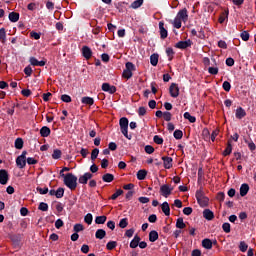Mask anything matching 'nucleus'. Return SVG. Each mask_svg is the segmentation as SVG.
<instances>
[{
    "instance_id": "obj_1",
    "label": "nucleus",
    "mask_w": 256,
    "mask_h": 256,
    "mask_svg": "<svg viewBox=\"0 0 256 256\" xmlns=\"http://www.w3.org/2000/svg\"><path fill=\"white\" fill-rule=\"evenodd\" d=\"M64 185L68 187L71 191H75L77 189V176L73 173H67L66 176L63 177Z\"/></svg>"
},
{
    "instance_id": "obj_2",
    "label": "nucleus",
    "mask_w": 256,
    "mask_h": 256,
    "mask_svg": "<svg viewBox=\"0 0 256 256\" xmlns=\"http://www.w3.org/2000/svg\"><path fill=\"white\" fill-rule=\"evenodd\" d=\"M196 199L200 207H207L209 205V198L205 196V192L201 188L196 191Z\"/></svg>"
},
{
    "instance_id": "obj_3",
    "label": "nucleus",
    "mask_w": 256,
    "mask_h": 256,
    "mask_svg": "<svg viewBox=\"0 0 256 256\" xmlns=\"http://www.w3.org/2000/svg\"><path fill=\"white\" fill-rule=\"evenodd\" d=\"M121 133L126 137V139H131V135H129V119L122 117L119 121Z\"/></svg>"
},
{
    "instance_id": "obj_4",
    "label": "nucleus",
    "mask_w": 256,
    "mask_h": 256,
    "mask_svg": "<svg viewBox=\"0 0 256 256\" xmlns=\"http://www.w3.org/2000/svg\"><path fill=\"white\" fill-rule=\"evenodd\" d=\"M16 165L19 169H25V165H27V151H23L22 154L16 158Z\"/></svg>"
},
{
    "instance_id": "obj_5",
    "label": "nucleus",
    "mask_w": 256,
    "mask_h": 256,
    "mask_svg": "<svg viewBox=\"0 0 256 256\" xmlns=\"http://www.w3.org/2000/svg\"><path fill=\"white\" fill-rule=\"evenodd\" d=\"M176 17L180 20L183 21V23H187V21L189 20V13L187 12V8H183L182 10H180Z\"/></svg>"
},
{
    "instance_id": "obj_6",
    "label": "nucleus",
    "mask_w": 256,
    "mask_h": 256,
    "mask_svg": "<svg viewBox=\"0 0 256 256\" xmlns=\"http://www.w3.org/2000/svg\"><path fill=\"white\" fill-rule=\"evenodd\" d=\"M169 93L171 97L177 99V97H179V86L176 83H172L169 88Z\"/></svg>"
},
{
    "instance_id": "obj_7",
    "label": "nucleus",
    "mask_w": 256,
    "mask_h": 256,
    "mask_svg": "<svg viewBox=\"0 0 256 256\" xmlns=\"http://www.w3.org/2000/svg\"><path fill=\"white\" fill-rule=\"evenodd\" d=\"M173 191V188H171L169 185L164 184L160 187V193L163 197H169Z\"/></svg>"
},
{
    "instance_id": "obj_8",
    "label": "nucleus",
    "mask_w": 256,
    "mask_h": 256,
    "mask_svg": "<svg viewBox=\"0 0 256 256\" xmlns=\"http://www.w3.org/2000/svg\"><path fill=\"white\" fill-rule=\"evenodd\" d=\"M102 91H105L106 93H110V95H113V93L117 92V87L111 86L109 83H103Z\"/></svg>"
},
{
    "instance_id": "obj_9",
    "label": "nucleus",
    "mask_w": 256,
    "mask_h": 256,
    "mask_svg": "<svg viewBox=\"0 0 256 256\" xmlns=\"http://www.w3.org/2000/svg\"><path fill=\"white\" fill-rule=\"evenodd\" d=\"M8 181H9V173H7V170L5 169L0 170V184L7 185Z\"/></svg>"
},
{
    "instance_id": "obj_10",
    "label": "nucleus",
    "mask_w": 256,
    "mask_h": 256,
    "mask_svg": "<svg viewBox=\"0 0 256 256\" xmlns=\"http://www.w3.org/2000/svg\"><path fill=\"white\" fill-rule=\"evenodd\" d=\"M92 178L93 174H91L90 172H86L84 175L79 177L78 181L81 185H87V181Z\"/></svg>"
},
{
    "instance_id": "obj_11",
    "label": "nucleus",
    "mask_w": 256,
    "mask_h": 256,
    "mask_svg": "<svg viewBox=\"0 0 256 256\" xmlns=\"http://www.w3.org/2000/svg\"><path fill=\"white\" fill-rule=\"evenodd\" d=\"M159 29H160L161 39H167L169 33L167 32V29H165V22L163 21L159 22Z\"/></svg>"
},
{
    "instance_id": "obj_12",
    "label": "nucleus",
    "mask_w": 256,
    "mask_h": 256,
    "mask_svg": "<svg viewBox=\"0 0 256 256\" xmlns=\"http://www.w3.org/2000/svg\"><path fill=\"white\" fill-rule=\"evenodd\" d=\"M82 55L85 57L87 60L91 59L93 57V51L89 46H83L82 47Z\"/></svg>"
},
{
    "instance_id": "obj_13",
    "label": "nucleus",
    "mask_w": 256,
    "mask_h": 256,
    "mask_svg": "<svg viewBox=\"0 0 256 256\" xmlns=\"http://www.w3.org/2000/svg\"><path fill=\"white\" fill-rule=\"evenodd\" d=\"M162 161L165 169H171V167H173V158L163 156Z\"/></svg>"
},
{
    "instance_id": "obj_14",
    "label": "nucleus",
    "mask_w": 256,
    "mask_h": 256,
    "mask_svg": "<svg viewBox=\"0 0 256 256\" xmlns=\"http://www.w3.org/2000/svg\"><path fill=\"white\" fill-rule=\"evenodd\" d=\"M176 49H187V47H191V40L179 41L175 45Z\"/></svg>"
},
{
    "instance_id": "obj_15",
    "label": "nucleus",
    "mask_w": 256,
    "mask_h": 256,
    "mask_svg": "<svg viewBox=\"0 0 256 256\" xmlns=\"http://www.w3.org/2000/svg\"><path fill=\"white\" fill-rule=\"evenodd\" d=\"M29 61L33 67H45V61H39L35 57H30Z\"/></svg>"
},
{
    "instance_id": "obj_16",
    "label": "nucleus",
    "mask_w": 256,
    "mask_h": 256,
    "mask_svg": "<svg viewBox=\"0 0 256 256\" xmlns=\"http://www.w3.org/2000/svg\"><path fill=\"white\" fill-rule=\"evenodd\" d=\"M203 217L204 219H206L207 221H213V219H215V214L213 213V211L209 210V209H205L203 211Z\"/></svg>"
},
{
    "instance_id": "obj_17",
    "label": "nucleus",
    "mask_w": 256,
    "mask_h": 256,
    "mask_svg": "<svg viewBox=\"0 0 256 256\" xmlns=\"http://www.w3.org/2000/svg\"><path fill=\"white\" fill-rule=\"evenodd\" d=\"M247 116V112H245V109L243 107H238L236 109L235 117L236 119H243V117Z\"/></svg>"
},
{
    "instance_id": "obj_18",
    "label": "nucleus",
    "mask_w": 256,
    "mask_h": 256,
    "mask_svg": "<svg viewBox=\"0 0 256 256\" xmlns=\"http://www.w3.org/2000/svg\"><path fill=\"white\" fill-rule=\"evenodd\" d=\"M161 209H162V212L164 213V215H166V217H169L171 215V208L169 207L168 202L162 203Z\"/></svg>"
},
{
    "instance_id": "obj_19",
    "label": "nucleus",
    "mask_w": 256,
    "mask_h": 256,
    "mask_svg": "<svg viewBox=\"0 0 256 256\" xmlns=\"http://www.w3.org/2000/svg\"><path fill=\"white\" fill-rule=\"evenodd\" d=\"M139 241H141V237L135 235L133 240L130 242L131 249H137V247H139Z\"/></svg>"
},
{
    "instance_id": "obj_20",
    "label": "nucleus",
    "mask_w": 256,
    "mask_h": 256,
    "mask_svg": "<svg viewBox=\"0 0 256 256\" xmlns=\"http://www.w3.org/2000/svg\"><path fill=\"white\" fill-rule=\"evenodd\" d=\"M115 180V176L111 173H106L102 176V181H104V183H111Z\"/></svg>"
},
{
    "instance_id": "obj_21",
    "label": "nucleus",
    "mask_w": 256,
    "mask_h": 256,
    "mask_svg": "<svg viewBox=\"0 0 256 256\" xmlns=\"http://www.w3.org/2000/svg\"><path fill=\"white\" fill-rule=\"evenodd\" d=\"M202 247L208 250L213 249V242L211 241V239L205 238L204 240H202Z\"/></svg>"
},
{
    "instance_id": "obj_22",
    "label": "nucleus",
    "mask_w": 256,
    "mask_h": 256,
    "mask_svg": "<svg viewBox=\"0 0 256 256\" xmlns=\"http://www.w3.org/2000/svg\"><path fill=\"white\" fill-rule=\"evenodd\" d=\"M81 103H83V105H94L95 103V100L89 96H85V97H82L81 99Z\"/></svg>"
},
{
    "instance_id": "obj_23",
    "label": "nucleus",
    "mask_w": 256,
    "mask_h": 256,
    "mask_svg": "<svg viewBox=\"0 0 256 256\" xmlns=\"http://www.w3.org/2000/svg\"><path fill=\"white\" fill-rule=\"evenodd\" d=\"M40 135L41 137H49V135H51V129H49L47 126H43L40 129Z\"/></svg>"
},
{
    "instance_id": "obj_24",
    "label": "nucleus",
    "mask_w": 256,
    "mask_h": 256,
    "mask_svg": "<svg viewBox=\"0 0 256 256\" xmlns=\"http://www.w3.org/2000/svg\"><path fill=\"white\" fill-rule=\"evenodd\" d=\"M157 239H159V233H157V231H155V230H152L149 233V241L151 243H155V241H157Z\"/></svg>"
},
{
    "instance_id": "obj_25",
    "label": "nucleus",
    "mask_w": 256,
    "mask_h": 256,
    "mask_svg": "<svg viewBox=\"0 0 256 256\" xmlns=\"http://www.w3.org/2000/svg\"><path fill=\"white\" fill-rule=\"evenodd\" d=\"M150 63L153 67H157V64L159 63V54H152L150 56Z\"/></svg>"
},
{
    "instance_id": "obj_26",
    "label": "nucleus",
    "mask_w": 256,
    "mask_h": 256,
    "mask_svg": "<svg viewBox=\"0 0 256 256\" xmlns=\"http://www.w3.org/2000/svg\"><path fill=\"white\" fill-rule=\"evenodd\" d=\"M0 42L5 45L7 43V32L5 31V28L0 29Z\"/></svg>"
},
{
    "instance_id": "obj_27",
    "label": "nucleus",
    "mask_w": 256,
    "mask_h": 256,
    "mask_svg": "<svg viewBox=\"0 0 256 256\" xmlns=\"http://www.w3.org/2000/svg\"><path fill=\"white\" fill-rule=\"evenodd\" d=\"M249 193V184H242L240 187V195L241 197H245Z\"/></svg>"
},
{
    "instance_id": "obj_28",
    "label": "nucleus",
    "mask_w": 256,
    "mask_h": 256,
    "mask_svg": "<svg viewBox=\"0 0 256 256\" xmlns=\"http://www.w3.org/2000/svg\"><path fill=\"white\" fill-rule=\"evenodd\" d=\"M8 17L11 23H17L19 21V13L17 12H11Z\"/></svg>"
},
{
    "instance_id": "obj_29",
    "label": "nucleus",
    "mask_w": 256,
    "mask_h": 256,
    "mask_svg": "<svg viewBox=\"0 0 256 256\" xmlns=\"http://www.w3.org/2000/svg\"><path fill=\"white\" fill-rule=\"evenodd\" d=\"M183 23V20H180L177 16L172 21V25L175 29H181V25Z\"/></svg>"
},
{
    "instance_id": "obj_30",
    "label": "nucleus",
    "mask_w": 256,
    "mask_h": 256,
    "mask_svg": "<svg viewBox=\"0 0 256 256\" xmlns=\"http://www.w3.org/2000/svg\"><path fill=\"white\" fill-rule=\"evenodd\" d=\"M105 235H107V232L104 229H98L95 233L96 239H105Z\"/></svg>"
},
{
    "instance_id": "obj_31",
    "label": "nucleus",
    "mask_w": 256,
    "mask_h": 256,
    "mask_svg": "<svg viewBox=\"0 0 256 256\" xmlns=\"http://www.w3.org/2000/svg\"><path fill=\"white\" fill-rule=\"evenodd\" d=\"M105 221H107V216H97L95 218L96 225H104Z\"/></svg>"
},
{
    "instance_id": "obj_32",
    "label": "nucleus",
    "mask_w": 256,
    "mask_h": 256,
    "mask_svg": "<svg viewBox=\"0 0 256 256\" xmlns=\"http://www.w3.org/2000/svg\"><path fill=\"white\" fill-rule=\"evenodd\" d=\"M146 177H147V171H145V170H139V171L137 172V179H138L139 181H143Z\"/></svg>"
},
{
    "instance_id": "obj_33",
    "label": "nucleus",
    "mask_w": 256,
    "mask_h": 256,
    "mask_svg": "<svg viewBox=\"0 0 256 256\" xmlns=\"http://www.w3.org/2000/svg\"><path fill=\"white\" fill-rule=\"evenodd\" d=\"M176 227L177 229H185V227H187V225L185 224V222L183 221V218H178L176 221Z\"/></svg>"
},
{
    "instance_id": "obj_34",
    "label": "nucleus",
    "mask_w": 256,
    "mask_h": 256,
    "mask_svg": "<svg viewBox=\"0 0 256 256\" xmlns=\"http://www.w3.org/2000/svg\"><path fill=\"white\" fill-rule=\"evenodd\" d=\"M143 5V0H135L134 2L131 3L130 7L131 9H139Z\"/></svg>"
},
{
    "instance_id": "obj_35",
    "label": "nucleus",
    "mask_w": 256,
    "mask_h": 256,
    "mask_svg": "<svg viewBox=\"0 0 256 256\" xmlns=\"http://www.w3.org/2000/svg\"><path fill=\"white\" fill-rule=\"evenodd\" d=\"M184 119H187L191 123H195V121H197V118H195V116H192L189 112L184 113Z\"/></svg>"
},
{
    "instance_id": "obj_36",
    "label": "nucleus",
    "mask_w": 256,
    "mask_h": 256,
    "mask_svg": "<svg viewBox=\"0 0 256 256\" xmlns=\"http://www.w3.org/2000/svg\"><path fill=\"white\" fill-rule=\"evenodd\" d=\"M166 54H167L168 60L173 61V57L175 55V51H173V48H167Z\"/></svg>"
},
{
    "instance_id": "obj_37",
    "label": "nucleus",
    "mask_w": 256,
    "mask_h": 256,
    "mask_svg": "<svg viewBox=\"0 0 256 256\" xmlns=\"http://www.w3.org/2000/svg\"><path fill=\"white\" fill-rule=\"evenodd\" d=\"M247 249H249V245H247V243L245 241H241L239 244V250L242 253H245V251H247Z\"/></svg>"
},
{
    "instance_id": "obj_38",
    "label": "nucleus",
    "mask_w": 256,
    "mask_h": 256,
    "mask_svg": "<svg viewBox=\"0 0 256 256\" xmlns=\"http://www.w3.org/2000/svg\"><path fill=\"white\" fill-rule=\"evenodd\" d=\"M84 221L85 223H87V225H91L93 223V214L91 213L86 214L84 217Z\"/></svg>"
},
{
    "instance_id": "obj_39",
    "label": "nucleus",
    "mask_w": 256,
    "mask_h": 256,
    "mask_svg": "<svg viewBox=\"0 0 256 256\" xmlns=\"http://www.w3.org/2000/svg\"><path fill=\"white\" fill-rule=\"evenodd\" d=\"M232 151H233V146H231V143H228L226 149L223 152L224 157H227V155H231Z\"/></svg>"
},
{
    "instance_id": "obj_40",
    "label": "nucleus",
    "mask_w": 256,
    "mask_h": 256,
    "mask_svg": "<svg viewBox=\"0 0 256 256\" xmlns=\"http://www.w3.org/2000/svg\"><path fill=\"white\" fill-rule=\"evenodd\" d=\"M115 247H117L116 241H110L106 245V248L108 249V251H113V249H115Z\"/></svg>"
},
{
    "instance_id": "obj_41",
    "label": "nucleus",
    "mask_w": 256,
    "mask_h": 256,
    "mask_svg": "<svg viewBox=\"0 0 256 256\" xmlns=\"http://www.w3.org/2000/svg\"><path fill=\"white\" fill-rule=\"evenodd\" d=\"M63 195H65V189H63V188H58V189L56 190V198H57V199H61V198H63Z\"/></svg>"
},
{
    "instance_id": "obj_42",
    "label": "nucleus",
    "mask_w": 256,
    "mask_h": 256,
    "mask_svg": "<svg viewBox=\"0 0 256 256\" xmlns=\"http://www.w3.org/2000/svg\"><path fill=\"white\" fill-rule=\"evenodd\" d=\"M127 225H129V221L127 220V218H123L120 220L119 227L121 229H125V227H127Z\"/></svg>"
},
{
    "instance_id": "obj_43",
    "label": "nucleus",
    "mask_w": 256,
    "mask_h": 256,
    "mask_svg": "<svg viewBox=\"0 0 256 256\" xmlns=\"http://www.w3.org/2000/svg\"><path fill=\"white\" fill-rule=\"evenodd\" d=\"M40 211H49V205L45 202H41L38 206Z\"/></svg>"
},
{
    "instance_id": "obj_44",
    "label": "nucleus",
    "mask_w": 256,
    "mask_h": 256,
    "mask_svg": "<svg viewBox=\"0 0 256 256\" xmlns=\"http://www.w3.org/2000/svg\"><path fill=\"white\" fill-rule=\"evenodd\" d=\"M122 75L124 79H131L133 77V72L131 70H124Z\"/></svg>"
},
{
    "instance_id": "obj_45",
    "label": "nucleus",
    "mask_w": 256,
    "mask_h": 256,
    "mask_svg": "<svg viewBox=\"0 0 256 256\" xmlns=\"http://www.w3.org/2000/svg\"><path fill=\"white\" fill-rule=\"evenodd\" d=\"M15 148L16 149H21L23 147V139L22 138H17L15 140Z\"/></svg>"
},
{
    "instance_id": "obj_46",
    "label": "nucleus",
    "mask_w": 256,
    "mask_h": 256,
    "mask_svg": "<svg viewBox=\"0 0 256 256\" xmlns=\"http://www.w3.org/2000/svg\"><path fill=\"white\" fill-rule=\"evenodd\" d=\"M153 141L156 145H163V138L159 135H155Z\"/></svg>"
},
{
    "instance_id": "obj_47",
    "label": "nucleus",
    "mask_w": 256,
    "mask_h": 256,
    "mask_svg": "<svg viewBox=\"0 0 256 256\" xmlns=\"http://www.w3.org/2000/svg\"><path fill=\"white\" fill-rule=\"evenodd\" d=\"M222 229H223L224 233H231V224L225 222L222 225Z\"/></svg>"
},
{
    "instance_id": "obj_48",
    "label": "nucleus",
    "mask_w": 256,
    "mask_h": 256,
    "mask_svg": "<svg viewBox=\"0 0 256 256\" xmlns=\"http://www.w3.org/2000/svg\"><path fill=\"white\" fill-rule=\"evenodd\" d=\"M144 149L148 155H152V153H155V148H153V146L151 145H146Z\"/></svg>"
},
{
    "instance_id": "obj_49",
    "label": "nucleus",
    "mask_w": 256,
    "mask_h": 256,
    "mask_svg": "<svg viewBox=\"0 0 256 256\" xmlns=\"http://www.w3.org/2000/svg\"><path fill=\"white\" fill-rule=\"evenodd\" d=\"M52 158L61 159V150L55 149L52 153Z\"/></svg>"
},
{
    "instance_id": "obj_50",
    "label": "nucleus",
    "mask_w": 256,
    "mask_h": 256,
    "mask_svg": "<svg viewBox=\"0 0 256 256\" xmlns=\"http://www.w3.org/2000/svg\"><path fill=\"white\" fill-rule=\"evenodd\" d=\"M123 193V190L118 189L111 197L110 199H112V201H115V199H117V197H121V194Z\"/></svg>"
},
{
    "instance_id": "obj_51",
    "label": "nucleus",
    "mask_w": 256,
    "mask_h": 256,
    "mask_svg": "<svg viewBox=\"0 0 256 256\" xmlns=\"http://www.w3.org/2000/svg\"><path fill=\"white\" fill-rule=\"evenodd\" d=\"M97 157H99V150L97 148H95L92 150L91 160L95 161V159H97Z\"/></svg>"
},
{
    "instance_id": "obj_52",
    "label": "nucleus",
    "mask_w": 256,
    "mask_h": 256,
    "mask_svg": "<svg viewBox=\"0 0 256 256\" xmlns=\"http://www.w3.org/2000/svg\"><path fill=\"white\" fill-rule=\"evenodd\" d=\"M208 73H210V75H217L219 73V68L218 67H209Z\"/></svg>"
},
{
    "instance_id": "obj_53",
    "label": "nucleus",
    "mask_w": 256,
    "mask_h": 256,
    "mask_svg": "<svg viewBox=\"0 0 256 256\" xmlns=\"http://www.w3.org/2000/svg\"><path fill=\"white\" fill-rule=\"evenodd\" d=\"M24 73L25 75H27V77H31V75H33V68H31V66L25 67Z\"/></svg>"
},
{
    "instance_id": "obj_54",
    "label": "nucleus",
    "mask_w": 256,
    "mask_h": 256,
    "mask_svg": "<svg viewBox=\"0 0 256 256\" xmlns=\"http://www.w3.org/2000/svg\"><path fill=\"white\" fill-rule=\"evenodd\" d=\"M173 135L177 140L183 139V131L181 130H175Z\"/></svg>"
},
{
    "instance_id": "obj_55",
    "label": "nucleus",
    "mask_w": 256,
    "mask_h": 256,
    "mask_svg": "<svg viewBox=\"0 0 256 256\" xmlns=\"http://www.w3.org/2000/svg\"><path fill=\"white\" fill-rule=\"evenodd\" d=\"M73 229H74L75 233H79V232L83 231L85 229V227H83V224H75Z\"/></svg>"
},
{
    "instance_id": "obj_56",
    "label": "nucleus",
    "mask_w": 256,
    "mask_h": 256,
    "mask_svg": "<svg viewBox=\"0 0 256 256\" xmlns=\"http://www.w3.org/2000/svg\"><path fill=\"white\" fill-rule=\"evenodd\" d=\"M222 87L224 89V91H231V83H229V81H224L222 84Z\"/></svg>"
},
{
    "instance_id": "obj_57",
    "label": "nucleus",
    "mask_w": 256,
    "mask_h": 256,
    "mask_svg": "<svg viewBox=\"0 0 256 256\" xmlns=\"http://www.w3.org/2000/svg\"><path fill=\"white\" fill-rule=\"evenodd\" d=\"M146 113H147V108H145V107H139V109H138V115L140 116V117H143V116H145L146 115Z\"/></svg>"
},
{
    "instance_id": "obj_58",
    "label": "nucleus",
    "mask_w": 256,
    "mask_h": 256,
    "mask_svg": "<svg viewBox=\"0 0 256 256\" xmlns=\"http://www.w3.org/2000/svg\"><path fill=\"white\" fill-rule=\"evenodd\" d=\"M61 100L64 102V103H71V96L67 95V94H63L61 96Z\"/></svg>"
},
{
    "instance_id": "obj_59",
    "label": "nucleus",
    "mask_w": 256,
    "mask_h": 256,
    "mask_svg": "<svg viewBox=\"0 0 256 256\" xmlns=\"http://www.w3.org/2000/svg\"><path fill=\"white\" fill-rule=\"evenodd\" d=\"M28 165H37L38 161L37 159L33 158V157H29L26 159Z\"/></svg>"
},
{
    "instance_id": "obj_60",
    "label": "nucleus",
    "mask_w": 256,
    "mask_h": 256,
    "mask_svg": "<svg viewBox=\"0 0 256 256\" xmlns=\"http://www.w3.org/2000/svg\"><path fill=\"white\" fill-rule=\"evenodd\" d=\"M240 37H241L242 41H247V40L249 39V32L243 31V32L240 34Z\"/></svg>"
},
{
    "instance_id": "obj_61",
    "label": "nucleus",
    "mask_w": 256,
    "mask_h": 256,
    "mask_svg": "<svg viewBox=\"0 0 256 256\" xmlns=\"http://www.w3.org/2000/svg\"><path fill=\"white\" fill-rule=\"evenodd\" d=\"M171 117H172L171 112H164L163 113L164 121H171Z\"/></svg>"
},
{
    "instance_id": "obj_62",
    "label": "nucleus",
    "mask_w": 256,
    "mask_h": 256,
    "mask_svg": "<svg viewBox=\"0 0 256 256\" xmlns=\"http://www.w3.org/2000/svg\"><path fill=\"white\" fill-rule=\"evenodd\" d=\"M139 203H142L145 205L146 203H149L150 199L148 197H139L138 198Z\"/></svg>"
},
{
    "instance_id": "obj_63",
    "label": "nucleus",
    "mask_w": 256,
    "mask_h": 256,
    "mask_svg": "<svg viewBox=\"0 0 256 256\" xmlns=\"http://www.w3.org/2000/svg\"><path fill=\"white\" fill-rule=\"evenodd\" d=\"M63 225H64L63 220H61V219L56 220V222H55L56 229H61V227H63Z\"/></svg>"
},
{
    "instance_id": "obj_64",
    "label": "nucleus",
    "mask_w": 256,
    "mask_h": 256,
    "mask_svg": "<svg viewBox=\"0 0 256 256\" xmlns=\"http://www.w3.org/2000/svg\"><path fill=\"white\" fill-rule=\"evenodd\" d=\"M183 213H184V215H191V213H193V208H191V207H185V208L183 209Z\"/></svg>"
}]
</instances>
